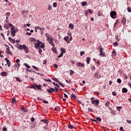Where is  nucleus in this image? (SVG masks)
Instances as JSON below:
<instances>
[{
  "mask_svg": "<svg viewBox=\"0 0 131 131\" xmlns=\"http://www.w3.org/2000/svg\"><path fill=\"white\" fill-rule=\"evenodd\" d=\"M15 42H16L17 45L16 46V48H18L19 50H24L25 52L27 53H29L28 51V48H27L25 45H19L18 42H20V40L17 39L15 40Z\"/></svg>",
  "mask_w": 131,
  "mask_h": 131,
  "instance_id": "1",
  "label": "nucleus"
},
{
  "mask_svg": "<svg viewBox=\"0 0 131 131\" xmlns=\"http://www.w3.org/2000/svg\"><path fill=\"white\" fill-rule=\"evenodd\" d=\"M14 29H15V26H13V27L11 28V36H12V37H14V36L16 35V33L14 31Z\"/></svg>",
  "mask_w": 131,
  "mask_h": 131,
  "instance_id": "2",
  "label": "nucleus"
},
{
  "mask_svg": "<svg viewBox=\"0 0 131 131\" xmlns=\"http://www.w3.org/2000/svg\"><path fill=\"white\" fill-rule=\"evenodd\" d=\"M41 44V41L39 40H37V43H35V48L36 49H39V47H40V45Z\"/></svg>",
  "mask_w": 131,
  "mask_h": 131,
  "instance_id": "3",
  "label": "nucleus"
},
{
  "mask_svg": "<svg viewBox=\"0 0 131 131\" xmlns=\"http://www.w3.org/2000/svg\"><path fill=\"white\" fill-rule=\"evenodd\" d=\"M111 17L113 19H115L116 18V12L115 11H111L110 13Z\"/></svg>",
  "mask_w": 131,
  "mask_h": 131,
  "instance_id": "4",
  "label": "nucleus"
},
{
  "mask_svg": "<svg viewBox=\"0 0 131 131\" xmlns=\"http://www.w3.org/2000/svg\"><path fill=\"white\" fill-rule=\"evenodd\" d=\"M49 89H47V92L49 93V94H52V93L55 92V89L49 87Z\"/></svg>",
  "mask_w": 131,
  "mask_h": 131,
  "instance_id": "5",
  "label": "nucleus"
},
{
  "mask_svg": "<svg viewBox=\"0 0 131 131\" xmlns=\"http://www.w3.org/2000/svg\"><path fill=\"white\" fill-rule=\"evenodd\" d=\"M92 104H96V105H99V104H100V102L99 101V100H98V99L92 100Z\"/></svg>",
  "mask_w": 131,
  "mask_h": 131,
  "instance_id": "6",
  "label": "nucleus"
},
{
  "mask_svg": "<svg viewBox=\"0 0 131 131\" xmlns=\"http://www.w3.org/2000/svg\"><path fill=\"white\" fill-rule=\"evenodd\" d=\"M76 65L77 67H84V63H81V62H78Z\"/></svg>",
  "mask_w": 131,
  "mask_h": 131,
  "instance_id": "7",
  "label": "nucleus"
},
{
  "mask_svg": "<svg viewBox=\"0 0 131 131\" xmlns=\"http://www.w3.org/2000/svg\"><path fill=\"white\" fill-rule=\"evenodd\" d=\"M35 29H37V30H41V31H43V30H45V28H41L39 26H37L35 27Z\"/></svg>",
  "mask_w": 131,
  "mask_h": 131,
  "instance_id": "8",
  "label": "nucleus"
},
{
  "mask_svg": "<svg viewBox=\"0 0 131 131\" xmlns=\"http://www.w3.org/2000/svg\"><path fill=\"white\" fill-rule=\"evenodd\" d=\"M99 74V72H97L94 76L96 78H101V76L100 75H98Z\"/></svg>",
  "mask_w": 131,
  "mask_h": 131,
  "instance_id": "9",
  "label": "nucleus"
},
{
  "mask_svg": "<svg viewBox=\"0 0 131 131\" xmlns=\"http://www.w3.org/2000/svg\"><path fill=\"white\" fill-rule=\"evenodd\" d=\"M68 39H69V37L66 36L64 37V40H66L67 43H70V41L68 40Z\"/></svg>",
  "mask_w": 131,
  "mask_h": 131,
  "instance_id": "10",
  "label": "nucleus"
},
{
  "mask_svg": "<svg viewBox=\"0 0 131 131\" xmlns=\"http://www.w3.org/2000/svg\"><path fill=\"white\" fill-rule=\"evenodd\" d=\"M35 87L37 88V90H41V85H37V84H35Z\"/></svg>",
  "mask_w": 131,
  "mask_h": 131,
  "instance_id": "11",
  "label": "nucleus"
},
{
  "mask_svg": "<svg viewBox=\"0 0 131 131\" xmlns=\"http://www.w3.org/2000/svg\"><path fill=\"white\" fill-rule=\"evenodd\" d=\"M69 28H71L72 30H73V29H74V26L72 24H70L69 25Z\"/></svg>",
  "mask_w": 131,
  "mask_h": 131,
  "instance_id": "12",
  "label": "nucleus"
},
{
  "mask_svg": "<svg viewBox=\"0 0 131 131\" xmlns=\"http://www.w3.org/2000/svg\"><path fill=\"white\" fill-rule=\"evenodd\" d=\"M122 93L123 94L124 93H127V89L125 88H123L122 89Z\"/></svg>",
  "mask_w": 131,
  "mask_h": 131,
  "instance_id": "13",
  "label": "nucleus"
},
{
  "mask_svg": "<svg viewBox=\"0 0 131 131\" xmlns=\"http://www.w3.org/2000/svg\"><path fill=\"white\" fill-rule=\"evenodd\" d=\"M99 56H101L102 57H106L105 53H104L103 51L100 52Z\"/></svg>",
  "mask_w": 131,
  "mask_h": 131,
  "instance_id": "14",
  "label": "nucleus"
},
{
  "mask_svg": "<svg viewBox=\"0 0 131 131\" xmlns=\"http://www.w3.org/2000/svg\"><path fill=\"white\" fill-rule=\"evenodd\" d=\"M40 122H43L44 123H47V124L49 123V121L46 119L41 120Z\"/></svg>",
  "mask_w": 131,
  "mask_h": 131,
  "instance_id": "15",
  "label": "nucleus"
},
{
  "mask_svg": "<svg viewBox=\"0 0 131 131\" xmlns=\"http://www.w3.org/2000/svg\"><path fill=\"white\" fill-rule=\"evenodd\" d=\"M90 61H91V57H87L86 62L87 64H90Z\"/></svg>",
  "mask_w": 131,
  "mask_h": 131,
  "instance_id": "16",
  "label": "nucleus"
},
{
  "mask_svg": "<svg viewBox=\"0 0 131 131\" xmlns=\"http://www.w3.org/2000/svg\"><path fill=\"white\" fill-rule=\"evenodd\" d=\"M60 51L61 52V53H62V54H65L66 53V50H65V49L64 48H61Z\"/></svg>",
  "mask_w": 131,
  "mask_h": 131,
  "instance_id": "17",
  "label": "nucleus"
},
{
  "mask_svg": "<svg viewBox=\"0 0 131 131\" xmlns=\"http://www.w3.org/2000/svg\"><path fill=\"white\" fill-rule=\"evenodd\" d=\"M50 45H51L52 47H55V44H54V42H53V39H51V40L49 41Z\"/></svg>",
  "mask_w": 131,
  "mask_h": 131,
  "instance_id": "18",
  "label": "nucleus"
},
{
  "mask_svg": "<svg viewBox=\"0 0 131 131\" xmlns=\"http://www.w3.org/2000/svg\"><path fill=\"white\" fill-rule=\"evenodd\" d=\"M15 103H16V98H15V97H13L12 99L11 103L12 104H15Z\"/></svg>",
  "mask_w": 131,
  "mask_h": 131,
  "instance_id": "19",
  "label": "nucleus"
},
{
  "mask_svg": "<svg viewBox=\"0 0 131 131\" xmlns=\"http://www.w3.org/2000/svg\"><path fill=\"white\" fill-rule=\"evenodd\" d=\"M98 49L99 50V52L103 51V48L102 47V45L99 46Z\"/></svg>",
  "mask_w": 131,
  "mask_h": 131,
  "instance_id": "20",
  "label": "nucleus"
},
{
  "mask_svg": "<svg viewBox=\"0 0 131 131\" xmlns=\"http://www.w3.org/2000/svg\"><path fill=\"white\" fill-rule=\"evenodd\" d=\"M1 75L2 76H7V72H2L1 73Z\"/></svg>",
  "mask_w": 131,
  "mask_h": 131,
  "instance_id": "21",
  "label": "nucleus"
},
{
  "mask_svg": "<svg viewBox=\"0 0 131 131\" xmlns=\"http://www.w3.org/2000/svg\"><path fill=\"white\" fill-rule=\"evenodd\" d=\"M122 24H123V25H124V24H125V23H126V19H125V18H122Z\"/></svg>",
  "mask_w": 131,
  "mask_h": 131,
  "instance_id": "22",
  "label": "nucleus"
},
{
  "mask_svg": "<svg viewBox=\"0 0 131 131\" xmlns=\"http://www.w3.org/2000/svg\"><path fill=\"white\" fill-rule=\"evenodd\" d=\"M14 67L15 68H17V67H18V68H19V67H20V63H15L14 66Z\"/></svg>",
  "mask_w": 131,
  "mask_h": 131,
  "instance_id": "23",
  "label": "nucleus"
},
{
  "mask_svg": "<svg viewBox=\"0 0 131 131\" xmlns=\"http://www.w3.org/2000/svg\"><path fill=\"white\" fill-rule=\"evenodd\" d=\"M6 54H8V55L10 54L11 56H12V52H10V50H7L6 52Z\"/></svg>",
  "mask_w": 131,
  "mask_h": 131,
  "instance_id": "24",
  "label": "nucleus"
},
{
  "mask_svg": "<svg viewBox=\"0 0 131 131\" xmlns=\"http://www.w3.org/2000/svg\"><path fill=\"white\" fill-rule=\"evenodd\" d=\"M71 98H73L74 99H76L77 97L75 94H72L71 95Z\"/></svg>",
  "mask_w": 131,
  "mask_h": 131,
  "instance_id": "25",
  "label": "nucleus"
},
{
  "mask_svg": "<svg viewBox=\"0 0 131 131\" xmlns=\"http://www.w3.org/2000/svg\"><path fill=\"white\" fill-rule=\"evenodd\" d=\"M24 65L26 66V68H28V69H30V66H29L27 63H24Z\"/></svg>",
  "mask_w": 131,
  "mask_h": 131,
  "instance_id": "26",
  "label": "nucleus"
},
{
  "mask_svg": "<svg viewBox=\"0 0 131 131\" xmlns=\"http://www.w3.org/2000/svg\"><path fill=\"white\" fill-rule=\"evenodd\" d=\"M95 119H97V121H99V122H101V121H102V119L100 117L96 118Z\"/></svg>",
  "mask_w": 131,
  "mask_h": 131,
  "instance_id": "27",
  "label": "nucleus"
},
{
  "mask_svg": "<svg viewBox=\"0 0 131 131\" xmlns=\"http://www.w3.org/2000/svg\"><path fill=\"white\" fill-rule=\"evenodd\" d=\"M52 79H53L54 80V81L58 82V83H59V82H60V81H59V80L56 78H52Z\"/></svg>",
  "mask_w": 131,
  "mask_h": 131,
  "instance_id": "28",
  "label": "nucleus"
},
{
  "mask_svg": "<svg viewBox=\"0 0 131 131\" xmlns=\"http://www.w3.org/2000/svg\"><path fill=\"white\" fill-rule=\"evenodd\" d=\"M82 7H85L86 5V2H83L81 4Z\"/></svg>",
  "mask_w": 131,
  "mask_h": 131,
  "instance_id": "29",
  "label": "nucleus"
},
{
  "mask_svg": "<svg viewBox=\"0 0 131 131\" xmlns=\"http://www.w3.org/2000/svg\"><path fill=\"white\" fill-rule=\"evenodd\" d=\"M45 47H46V46H45V43H41L40 48L43 49Z\"/></svg>",
  "mask_w": 131,
  "mask_h": 131,
  "instance_id": "30",
  "label": "nucleus"
},
{
  "mask_svg": "<svg viewBox=\"0 0 131 131\" xmlns=\"http://www.w3.org/2000/svg\"><path fill=\"white\" fill-rule=\"evenodd\" d=\"M54 85H56V86H57V88H60V85H59V84H58V83H55V82H53Z\"/></svg>",
  "mask_w": 131,
  "mask_h": 131,
  "instance_id": "31",
  "label": "nucleus"
},
{
  "mask_svg": "<svg viewBox=\"0 0 131 131\" xmlns=\"http://www.w3.org/2000/svg\"><path fill=\"white\" fill-rule=\"evenodd\" d=\"M44 80H45V81H47V82H52V81L50 79H45Z\"/></svg>",
  "mask_w": 131,
  "mask_h": 131,
  "instance_id": "32",
  "label": "nucleus"
},
{
  "mask_svg": "<svg viewBox=\"0 0 131 131\" xmlns=\"http://www.w3.org/2000/svg\"><path fill=\"white\" fill-rule=\"evenodd\" d=\"M33 68L36 70V71H38V68H37L36 67L33 66H32Z\"/></svg>",
  "mask_w": 131,
  "mask_h": 131,
  "instance_id": "33",
  "label": "nucleus"
},
{
  "mask_svg": "<svg viewBox=\"0 0 131 131\" xmlns=\"http://www.w3.org/2000/svg\"><path fill=\"white\" fill-rule=\"evenodd\" d=\"M112 55L113 56H116V52L115 51V50H114L112 52Z\"/></svg>",
  "mask_w": 131,
  "mask_h": 131,
  "instance_id": "34",
  "label": "nucleus"
},
{
  "mask_svg": "<svg viewBox=\"0 0 131 131\" xmlns=\"http://www.w3.org/2000/svg\"><path fill=\"white\" fill-rule=\"evenodd\" d=\"M68 128H69L70 129H72V128H73V126L71 125H69L68 126Z\"/></svg>",
  "mask_w": 131,
  "mask_h": 131,
  "instance_id": "35",
  "label": "nucleus"
},
{
  "mask_svg": "<svg viewBox=\"0 0 131 131\" xmlns=\"http://www.w3.org/2000/svg\"><path fill=\"white\" fill-rule=\"evenodd\" d=\"M16 80L17 81H18L19 82H21V81H22V80H20V78H18V77L16 78Z\"/></svg>",
  "mask_w": 131,
  "mask_h": 131,
  "instance_id": "36",
  "label": "nucleus"
},
{
  "mask_svg": "<svg viewBox=\"0 0 131 131\" xmlns=\"http://www.w3.org/2000/svg\"><path fill=\"white\" fill-rule=\"evenodd\" d=\"M7 64H8V67H10V66H11V62L10 61V60L7 61Z\"/></svg>",
  "mask_w": 131,
  "mask_h": 131,
  "instance_id": "37",
  "label": "nucleus"
},
{
  "mask_svg": "<svg viewBox=\"0 0 131 131\" xmlns=\"http://www.w3.org/2000/svg\"><path fill=\"white\" fill-rule=\"evenodd\" d=\"M62 57H63V53H60V55L58 56V58H62Z\"/></svg>",
  "mask_w": 131,
  "mask_h": 131,
  "instance_id": "38",
  "label": "nucleus"
},
{
  "mask_svg": "<svg viewBox=\"0 0 131 131\" xmlns=\"http://www.w3.org/2000/svg\"><path fill=\"white\" fill-rule=\"evenodd\" d=\"M109 105H110V102L109 101L106 102V103H105L106 107H108Z\"/></svg>",
  "mask_w": 131,
  "mask_h": 131,
  "instance_id": "39",
  "label": "nucleus"
},
{
  "mask_svg": "<svg viewBox=\"0 0 131 131\" xmlns=\"http://www.w3.org/2000/svg\"><path fill=\"white\" fill-rule=\"evenodd\" d=\"M58 83H59V84L61 86H62V88H65V85H64L63 84V83H61L60 82H58Z\"/></svg>",
  "mask_w": 131,
  "mask_h": 131,
  "instance_id": "40",
  "label": "nucleus"
},
{
  "mask_svg": "<svg viewBox=\"0 0 131 131\" xmlns=\"http://www.w3.org/2000/svg\"><path fill=\"white\" fill-rule=\"evenodd\" d=\"M53 7L54 8H56V7H57V3H54L53 4Z\"/></svg>",
  "mask_w": 131,
  "mask_h": 131,
  "instance_id": "41",
  "label": "nucleus"
},
{
  "mask_svg": "<svg viewBox=\"0 0 131 131\" xmlns=\"http://www.w3.org/2000/svg\"><path fill=\"white\" fill-rule=\"evenodd\" d=\"M38 49H39V51H38L39 54H41V53H42V50H41V49L39 48Z\"/></svg>",
  "mask_w": 131,
  "mask_h": 131,
  "instance_id": "42",
  "label": "nucleus"
},
{
  "mask_svg": "<svg viewBox=\"0 0 131 131\" xmlns=\"http://www.w3.org/2000/svg\"><path fill=\"white\" fill-rule=\"evenodd\" d=\"M91 121H94V122H97V123H98V121L97 120H95L93 119H90Z\"/></svg>",
  "mask_w": 131,
  "mask_h": 131,
  "instance_id": "43",
  "label": "nucleus"
},
{
  "mask_svg": "<svg viewBox=\"0 0 131 131\" xmlns=\"http://www.w3.org/2000/svg\"><path fill=\"white\" fill-rule=\"evenodd\" d=\"M127 10L128 13H131V9H130V7H128V8H127Z\"/></svg>",
  "mask_w": 131,
  "mask_h": 131,
  "instance_id": "44",
  "label": "nucleus"
},
{
  "mask_svg": "<svg viewBox=\"0 0 131 131\" xmlns=\"http://www.w3.org/2000/svg\"><path fill=\"white\" fill-rule=\"evenodd\" d=\"M117 81L118 83H120L121 82V79L119 78V79H117Z\"/></svg>",
  "mask_w": 131,
  "mask_h": 131,
  "instance_id": "45",
  "label": "nucleus"
},
{
  "mask_svg": "<svg viewBox=\"0 0 131 131\" xmlns=\"http://www.w3.org/2000/svg\"><path fill=\"white\" fill-rule=\"evenodd\" d=\"M88 111L89 112H93V109H92L91 107H89Z\"/></svg>",
  "mask_w": 131,
  "mask_h": 131,
  "instance_id": "46",
  "label": "nucleus"
},
{
  "mask_svg": "<svg viewBox=\"0 0 131 131\" xmlns=\"http://www.w3.org/2000/svg\"><path fill=\"white\" fill-rule=\"evenodd\" d=\"M122 107L121 106H117V109L118 111H120V109H121Z\"/></svg>",
  "mask_w": 131,
  "mask_h": 131,
  "instance_id": "47",
  "label": "nucleus"
},
{
  "mask_svg": "<svg viewBox=\"0 0 131 131\" xmlns=\"http://www.w3.org/2000/svg\"><path fill=\"white\" fill-rule=\"evenodd\" d=\"M55 92H56V93H58L59 89L57 87H54Z\"/></svg>",
  "mask_w": 131,
  "mask_h": 131,
  "instance_id": "48",
  "label": "nucleus"
},
{
  "mask_svg": "<svg viewBox=\"0 0 131 131\" xmlns=\"http://www.w3.org/2000/svg\"><path fill=\"white\" fill-rule=\"evenodd\" d=\"M70 71L71 72L70 73V75H72V74H74V72L73 71L71 70H70Z\"/></svg>",
  "mask_w": 131,
  "mask_h": 131,
  "instance_id": "49",
  "label": "nucleus"
},
{
  "mask_svg": "<svg viewBox=\"0 0 131 131\" xmlns=\"http://www.w3.org/2000/svg\"><path fill=\"white\" fill-rule=\"evenodd\" d=\"M52 50L53 52H54V53H56L57 50H56L55 48H53L52 49Z\"/></svg>",
  "mask_w": 131,
  "mask_h": 131,
  "instance_id": "50",
  "label": "nucleus"
},
{
  "mask_svg": "<svg viewBox=\"0 0 131 131\" xmlns=\"http://www.w3.org/2000/svg\"><path fill=\"white\" fill-rule=\"evenodd\" d=\"M52 39V38H51V37H47V41H51V40Z\"/></svg>",
  "mask_w": 131,
  "mask_h": 131,
  "instance_id": "51",
  "label": "nucleus"
},
{
  "mask_svg": "<svg viewBox=\"0 0 131 131\" xmlns=\"http://www.w3.org/2000/svg\"><path fill=\"white\" fill-rule=\"evenodd\" d=\"M45 35H46V37H50V36H51L50 35V34H49V33H47L46 34H45Z\"/></svg>",
  "mask_w": 131,
  "mask_h": 131,
  "instance_id": "52",
  "label": "nucleus"
},
{
  "mask_svg": "<svg viewBox=\"0 0 131 131\" xmlns=\"http://www.w3.org/2000/svg\"><path fill=\"white\" fill-rule=\"evenodd\" d=\"M98 15L99 17H101V16H102V13H101V12L99 11L98 12Z\"/></svg>",
  "mask_w": 131,
  "mask_h": 131,
  "instance_id": "53",
  "label": "nucleus"
},
{
  "mask_svg": "<svg viewBox=\"0 0 131 131\" xmlns=\"http://www.w3.org/2000/svg\"><path fill=\"white\" fill-rule=\"evenodd\" d=\"M51 9H52V6L51 5H49L48 8V10L49 11H50V10H51Z\"/></svg>",
  "mask_w": 131,
  "mask_h": 131,
  "instance_id": "54",
  "label": "nucleus"
},
{
  "mask_svg": "<svg viewBox=\"0 0 131 131\" xmlns=\"http://www.w3.org/2000/svg\"><path fill=\"white\" fill-rule=\"evenodd\" d=\"M42 102L45 103V104H49V102L46 100H43Z\"/></svg>",
  "mask_w": 131,
  "mask_h": 131,
  "instance_id": "55",
  "label": "nucleus"
},
{
  "mask_svg": "<svg viewBox=\"0 0 131 131\" xmlns=\"http://www.w3.org/2000/svg\"><path fill=\"white\" fill-rule=\"evenodd\" d=\"M88 11L89 12L90 14H92L93 13V11L91 9H88Z\"/></svg>",
  "mask_w": 131,
  "mask_h": 131,
  "instance_id": "56",
  "label": "nucleus"
},
{
  "mask_svg": "<svg viewBox=\"0 0 131 131\" xmlns=\"http://www.w3.org/2000/svg\"><path fill=\"white\" fill-rule=\"evenodd\" d=\"M89 15V12L85 11V16H88Z\"/></svg>",
  "mask_w": 131,
  "mask_h": 131,
  "instance_id": "57",
  "label": "nucleus"
},
{
  "mask_svg": "<svg viewBox=\"0 0 131 131\" xmlns=\"http://www.w3.org/2000/svg\"><path fill=\"white\" fill-rule=\"evenodd\" d=\"M114 46H118L117 42H115L113 43Z\"/></svg>",
  "mask_w": 131,
  "mask_h": 131,
  "instance_id": "58",
  "label": "nucleus"
},
{
  "mask_svg": "<svg viewBox=\"0 0 131 131\" xmlns=\"http://www.w3.org/2000/svg\"><path fill=\"white\" fill-rule=\"evenodd\" d=\"M126 121H127V123H130V124H131V120H130L127 119V120H126Z\"/></svg>",
  "mask_w": 131,
  "mask_h": 131,
  "instance_id": "59",
  "label": "nucleus"
},
{
  "mask_svg": "<svg viewBox=\"0 0 131 131\" xmlns=\"http://www.w3.org/2000/svg\"><path fill=\"white\" fill-rule=\"evenodd\" d=\"M53 66L55 68H58V65L57 64H53Z\"/></svg>",
  "mask_w": 131,
  "mask_h": 131,
  "instance_id": "60",
  "label": "nucleus"
},
{
  "mask_svg": "<svg viewBox=\"0 0 131 131\" xmlns=\"http://www.w3.org/2000/svg\"><path fill=\"white\" fill-rule=\"evenodd\" d=\"M84 54V52L81 51L80 52V56H82V55Z\"/></svg>",
  "mask_w": 131,
  "mask_h": 131,
  "instance_id": "61",
  "label": "nucleus"
},
{
  "mask_svg": "<svg viewBox=\"0 0 131 131\" xmlns=\"http://www.w3.org/2000/svg\"><path fill=\"white\" fill-rule=\"evenodd\" d=\"M9 27H13L14 26L12 24H9Z\"/></svg>",
  "mask_w": 131,
  "mask_h": 131,
  "instance_id": "62",
  "label": "nucleus"
},
{
  "mask_svg": "<svg viewBox=\"0 0 131 131\" xmlns=\"http://www.w3.org/2000/svg\"><path fill=\"white\" fill-rule=\"evenodd\" d=\"M112 95H113V96H115V95H116V92H112Z\"/></svg>",
  "mask_w": 131,
  "mask_h": 131,
  "instance_id": "63",
  "label": "nucleus"
},
{
  "mask_svg": "<svg viewBox=\"0 0 131 131\" xmlns=\"http://www.w3.org/2000/svg\"><path fill=\"white\" fill-rule=\"evenodd\" d=\"M3 131H7V128L5 127H3Z\"/></svg>",
  "mask_w": 131,
  "mask_h": 131,
  "instance_id": "64",
  "label": "nucleus"
}]
</instances>
